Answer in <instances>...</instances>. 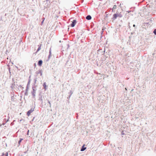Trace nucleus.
<instances>
[{"mask_svg": "<svg viewBox=\"0 0 156 156\" xmlns=\"http://www.w3.org/2000/svg\"><path fill=\"white\" fill-rule=\"evenodd\" d=\"M35 108V107L34 108L33 107L31 108V109L27 112V115L28 116H29L30 115V114L34 111V109Z\"/></svg>", "mask_w": 156, "mask_h": 156, "instance_id": "1", "label": "nucleus"}, {"mask_svg": "<svg viewBox=\"0 0 156 156\" xmlns=\"http://www.w3.org/2000/svg\"><path fill=\"white\" fill-rule=\"evenodd\" d=\"M36 89H33V91L31 92V94L33 96V98H35L36 92Z\"/></svg>", "mask_w": 156, "mask_h": 156, "instance_id": "2", "label": "nucleus"}, {"mask_svg": "<svg viewBox=\"0 0 156 156\" xmlns=\"http://www.w3.org/2000/svg\"><path fill=\"white\" fill-rule=\"evenodd\" d=\"M39 97L38 99V100L40 101L41 102V103H43V100L42 98V96L41 95V93L39 94Z\"/></svg>", "mask_w": 156, "mask_h": 156, "instance_id": "3", "label": "nucleus"}, {"mask_svg": "<svg viewBox=\"0 0 156 156\" xmlns=\"http://www.w3.org/2000/svg\"><path fill=\"white\" fill-rule=\"evenodd\" d=\"M76 23V20H74L72 22V23L70 24V26L72 27H74Z\"/></svg>", "mask_w": 156, "mask_h": 156, "instance_id": "4", "label": "nucleus"}, {"mask_svg": "<svg viewBox=\"0 0 156 156\" xmlns=\"http://www.w3.org/2000/svg\"><path fill=\"white\" fill-rule=\"evenodd\" d=\"M36 73L38 74H40V75L41 76L42 75V69H39L38 71H37L36 72Z\"/></svg>", "mask_w": 156, "mask_h": 156, "instance_id": "5", "label": "nucleus"}, {"mask_svg": "<svg viewBox=\"0 0 156 156\" xmlns=\"http://www.w3.org/2000/svg\"><path fill=\"white\" fill-rule=\"evenodd\" d=\"M43 63V61L42 60H40L38 62L37 65L39 66H41Z\"/></svg>", "mask_w": 156, "mask_h": 156, "instance_id": "6", "label": "nucleus"}, {"mask_svg": "<svg viewBox=\"0 0 156 156\" xmlns=\"http://www.w3.org/2000/svg\"><path fill=\"white\" fill-rule=\"evenodd\" d=\"M117 17H118L117 13H115L113 14V17L112 18V19L113 20H115L117 18Z\"/></svg>", "mask_w": 156, "mask_h": 156, "instance_id": "7", "label": "nucleus"}, {"mask_svg": "<svg viewBox=\"0 0 156 156\" xmlns=\"http://www.w3.org/2000/svg\"><path fill=\"white\" fill-rule=\"evenodd\" d=\"M51 48H50L49 51V55L48 56V60H49L50 57L51 56Z\"/></svg>", "mask_w": 156, "mask_h": 156, "instance_id": "8", "label": "nucleus"}, {"mask_svg": "<svg viewBox=\"0 0 156 156\" xmlns=\"http://www.w3.org/2000/svg\"><path fill=\"white\" fill-rule=\"evenodd\" d=\"M91 18L92 17L90 15H88L86 17V19L87 20H90Z\"/></svg>", "mask_w": 156, "mask_h": 156, "instance_id": "9", "label": "nucleus"}, {"mask_svg": "<svg viewBox=\"0 0 156 156\" xmlns=\"http://www.w3.org/2000/svg\"><path fill=\"white\" fill-rule=\"evenodd\" d=\"M85 144H83L82 147L80 149L81 151H84L86 149V147H84Z\"/></svg>", "mask_w": 156, "mask_h": 156, "instance_id": "10", "label": "nucleus"}, {"mask_svg": "<svg viewBox=\"0 0 156 156\" xmlns=\"http://www.w3.org/2000/svg\"><path fill=\"white\" fill-rule=\"evenodd\" d=\"M43 86L44 87V89L45 90H46L47 89V86L46 85V82H44L43 83Z\"/></svg>", "mask_w": 156, "mask_h": 156, "instance_id": "11", "label": "nucleus"}, {"mask_svg": "<svg viewBox=\"0 0 156 156\" xmlns=\"http://www.w3.org/2000/svg\"><path fill=\"white\" fill-rule=\"evenodd\" d=\"M37 78L36 77L34 78V83H33V85H35V84L36 83V82L37 81Z\"/></svg>", "mask_w": 156, "mask_h": 156, "instance_id": "12", "label": "nucleus"}, {"mask_svg": "<svg viewBox=\"0 0 156 156\" xmlns=\"http://www.w3.org/2000/svg\"><path fill=\"white\" fill-rule=\"evenodd\" d=\"M45 6H44L46 8H48L50 7V5L48 4V2L46 3L45 4Z\"/></svg>", "mask_w": 156, "mask_h": 156, "instance_id": "13", "label": "nucleus"}, {"mask_svg": "<svg viewBox=\"0 0 156 156\" xmlns=\"http://www.w3.org/2000/svg\"><path fill=\"white\" fill-rule=\"evenodd\" d=\"M41 44H40V45H38V48L37 49V51L36 52L38 51L39 50H41Z\"/></svg>", "mask_w": 156, "mask_h": 156, "instance_id": "14", "label": "nucleus"}, {"mask_svg": "<svg viewBox=\"0 0 156 156\" xmlns=\"http://www.w3.org/2000/svg\"><path fill=\"white\" fill-rule=\"evenodd\" d=\"M117 17H119V18H121L122 17V15L121 14V12H120L118 14L117 13Z\"/></svg>", "mask_w": 156, "mask_h": 156, "instance_id": "15", "label": "nucleus"}, {"mask_svg": "<svg viewBox=\"0 0 156 156\" xmlns=\"http://www.w3.org/2000/svg\"><path fill=\"white\" fill-rule=\"evenodd\" d=\"M23 140V138H20L19 140L18 141V144H19V146L20 145V143Z\"/></svg>", "mask_w": 156, "mask_h": 156, "instance_id": "16", "label": "nucleus"}, {"mask_svg": "<svg viewBox=\"0 0 156 156\" xmlns=\"http://www.w3.org/2000/svg\"><path fill=\"white\" fill-rule=\"evenodd\" d=\"M37 85H32V89H36V87H37Z\"/></svg>", "mask_w": 156, "mask_h": 156, "instance_id": "17", "label": "nucleus"}, {"mask_svg": "<svg viewBox=\"0 0 156 156\" xmlns=\"http://www.w3.org/2000/svg\"><path fill=\"white\" fill-rule=\"evenodd\" d=\"M9 116L8 117V119L6 121V122H5V123H3L2 125H5V123L9 121ZM4 120H6V119H4Z\"/></svg>", "mask_w": 156, "mask_h": 156, "instance_id": "18", "label": "nucleus"}, {"mask_svg": "<svg viewBox=\"0 0 156 156\" xmlns=\"http://www.w3.org/2000/svg\"><path fill=\"white\" fill-rule=\"evenodd\" d=\"M30 81H31V80H28V81L27 83V86L29 87V86L30 84Z\"/></svg>", "mask_w": 156, "mask_h": 156, "instance_id": "19", "label": "nucleus"}, {"mask_svg": "<svg viewBox=\"0 0 156 156\" xmlns=\"http://www.w3.org/2000/svg\"><path fill=\"white\" fill-rule=\"evenodd\" d=\"M73 93V91L72 90H70V91L68 93V94L69 95H70L71 96L72 95V94Z\"/></svg>", "mask_w": 156, "mask_h": 156, "instance_id": "20", "label": "nucleus"}, {"mask_svg": "<svg viewBox=\"0 0 156 156\" xmlns=\"http://www.w3.org/2000/svg\"><path fill=\"white\" fill-rule=\"evenodd\" d=\"M4 155H5V154L3 153L2 154V155H1V156H3ZM5 156H8V152H6V153L5 154Z\"/></svg>", "mask_w": 156, "mask_h": 156, "instance_id": "21", "label": "nucleus"}, {"mask_svg": "<svg viewBox=\"0 0 156 156\" xmlns=\"http://www.w3.org/2000/svg\"><path fill=\"white\" fill-rule=\"evenodd\" d=\"M116 7H117V6H116V5H114L113 6V9H112V11L113 12V10L114 9H115L116 8Z\"/></svg>", "mask_w": 156, "mask_h": 156, "instance_id": "22", "label": "nucleus"}, {"mask_svg": "<svg viewBox=\"0 0 156 156\" xmlns=\"http://www.w3.org/2000/svg\"><path fill=\"white\" fill-rule=\"evenodd\" d=\"M8 70H9V73H10V74H11V72H10V67L9 66V65H8Z\"/></svg>", "mask_w": 156, "mask_h": 156, "instance_id": "23", "label": "nucleus"}, {"mask_svg": "<svg viewBox=\"0 0 156 156\" xmlns=\"http://www.w3.org/2000/svg\"><path fill=\"white\" fill-rule=\"evenodd\" d=\"M28 89H29V87L26 86V90H25L26 92H28Z\"/></svg>", "mask_w": 156, "mask_h": 156, "instance_id": "24", "label": "nucleus"}, {"mask_svg": "<svg viewBox=\"0 0 156 156\" xmlns=\"http://www.w3.org/2000/svg\"><path fill=\"white\" fill-rule=\"evenodd\" d=\"M153 33L154 34V35H156V29L154 30Z\"/></svg>", "mask_w": 156, "mask_h": 156, "instance_id": "25", "label": "nucleus"}, {"mask_svg": "<svg viewBox=\"0 0 156 156\" xmlns=\"http://www.w3.org/2000/svg\"><path fill=\"white\" fill-rule=\"evenodd\" d=\"M24 94H25V95L28 96V92H25Z\"/></svg>", "mask_w": 156, "mask_h": 156, "instance_id": "26", "label": "nucleus"}, {"mask_svg": "<svg viewBox=\"0 0 156 156\" xmlns=\"http://www.w3.org/2000/svg\"><path fill=\"white\" fill-rule=\"evenodd\" d=\"M48 103L49 104V106H50V107H51V103L50 102V101H49L48 100Z\"/></svg>", "mask_w": 156, "mask_h": 156, "instance_id": "27", "label": "nucleus"}, {"mask_svg": "<svg viewBox=\"0 0 156 156\" xmlns=\"http://www.w3.org/2000/svg\"><path fill=\"white\" fill-rule=\"evenodd\" d=\"M27 148H28V147H27ZM28 151V148H27V151H26L24 152V153L25 154H26V153H27Z\"/></svg>", "mask_w": 156, "mask_h": 156, "instance_id": "28", "label": "nucleus"}, {"mask_svg": "<svg viewBox=\"0 0 156 156\" xmlns=\"http://www.w3.org/2000/svg\"><path fill=\"white\" fill-rule=\"evenodd\" d=\"M34 68H35L36 66V63H34Z\"/></svg>", "mask_w": 156, "mask_h": 156, "instance_id": "29", "label": "nucleus"}, {"mask_svg": "<svg viewBox=\"0 0 156 156\" xmlns=\"http://www.w3.org/2000/svg\"><path fill=\"white\" fill-rule=\"evenodd\" d=\"M71 96L70 95H69L68 96V97H67V98L68 99H69V98H70V97Z\"/></svg>", "mask_w": 156, "mask_h": 156, "instance_id": "30", "label": "nucleus"}, {"mask_svg": "<svg viewBox=\"0 0 156 156\" xmlns=\"http://www.w3.org/2000/svg\"><path fill=\"white\" fill-rule=\"evenodd\" d=\"M29 130H27V135H29Z\"/></svg>", "mask_w": 156, "mask_h": 156, "instance_id": "31", "label": "nucleus"}, {"mask_svg": "<svg viewBox=\"0 0 156 156\" xmlns=\"http://www.w3.org/2000/svg\"><path fill=\"white\" fill-rule=\"evenodd\" d=\"M31 75H30L29 76V79H28V80H31Z\"/></svg>", "mask_w": 156, "mask_h": 156, "instance_id": "32", "label": "nucleus"}, {"mask_svg": "<svg viewBox=\"0 0 156 156\" xmlns=\"http://www.w3.org/2000/svg\"><path fill=\"white\" fill-rule=\"evenodd\" d=\"M35 118V117H34L33 118V119H32V122H33V121H34V119Z\"/></svg>", "mask_w": 156, "mask_h": 156, "instance_id": "33", "label": "nucleus"}, {"mask_svg": "<svg viewBox=\"0 0 156 156\" xmlns=\"http://www.w3.org/2000/svg\"><path fill=\"white\" fill-rule=\"evenodd\" d=\"M67 45V46H68L67 49H68L69 48V47L70 46H69V44H68Z\"/></svg>", "mask_w": 156, "mask_h": 156, "instance_id": "34", "label": "nucleus"}, {"mask_svg": "<svg viewBox=\"0 0 156 156\" xmlns=\"http://www.w3.org/2000/svg\"><path fill=\"white\" fill-rule=\"evenodd\" d=\"M44 21V20H43L41 22V25H42V24H43Z\"/></svg>", "mask_w": 156, "mask_h": 156, "instance_id": "35", "label": "nucleus"}, {"mask_svg": "<svg viewBox=\"0 0 156 156\" xmlns=\"http://www.w3.org/2000/svg\"><path fill=\"white\" fill-rule=\"evenodd\" d=\"M22 42V39H21L19 43L20 44V43H21V42Z\"/></svg>", "mask_w": 156, "mask_h": 156, "instance_id": "36", "label": "nucleus"}, {"mask_svg": "<svg viewBox=\"0 0 156 156\" xmlns=\"http://www.w3.org/2000/svg\"><path fill=\"white\" fill-rule=\"evenodd\" d=\"M50 0H46V1L47 2H49V3H50V2H49Z\"/></svg>", "mask_w": 156, "mask_h": 156, "instance_id": "37", "label": "nucleus"}, {"mask_svg": "<svg viewBox=\"0 0 156 156\" xmlns=\"http://www.w3.org/2000/svg\"><path fill=\"white\" fill-rule=\"evenodd\" d=\"M122 135H124V133H123V132L122 131Z\"/></svg>", "mask_w": 156, "mask_h": 156, "instance_id": "38", "label": "nucleus"}, {"mask_svg": "<svg viewBox=\"0 0 156 156\" xmlns=\"http://www.w3.org/2000/svg\"><path fill=\"white\" fill-rule=\"evenodd\" d=\"M108 17V14H106V15L105 17Z\"/></svg>", "mask_w": 156, "mask_h": 156, "instance_id": "39", "label": "nucleus"}, {"mask_svg": "<svg viewBox=\"0 0 156 156\" xmlns=\"http://www.w3.org/2000/svg\"><path fill=\"white\" fill-rule=\"evenodd\" d=\"M23 120V119H21L20 120V122H21L22 120Z\"/></svg>", "mask_w": 156, "mask_h": 156, "instance_id": "40", "label": "nucleus"}, {"mask_svg": "<svg viewBox=\"0 0 156 156\" xmlns=\"http://www.w3.org/2000/svg\"><path fill=\"white\" fill-rule=\"evenodd\" d=\"M136 26L135 25V24H133V27H135Z\"/></svg>", "mask_w": 156, "mask_h": 156, "instance_id": "41", "label": "nucleus"}, {"mask_svg": "<svg viewBox=\"0 0 156 156\" xmlns=\"http://www.w3.org/2000/svg\"><path fill=\"white\" fill-rule=\"evenodd\" d=\"M32 122H33L32 120L30 122V123L32 124Z\"/></svg>", "mask_w": 156, "mask_h": 156, "instance_id": "42", "label": "nucleus"}, {"mask_svg": "<svg viewBox=\"0 0 156 156\" xmlns=\"http://www.w3.org/2000/svg\"><path fill=\"white\" fill-rule=\"evenodd\" d=\"M42 19H43V20H44L45 19V18H44H44H42Z\"/></svg>", "mask_w": 156, "mask_h": 156, "instance_id": "43", "label": "nucleus"}, {"mask_svg": "<svg viewBox=\"0 0 156 156\" xmlns=\"http://www.w3.org/2000/svg\"><path fill=\"white\" fill-rule=\"evenodd\" d=\"M15 85V83H14H14H13L12 84V85Z\"/></svg>", "mask_w": 156, "mask_h": 156, "instance_id": "44", "label": "nucleus"}, {"mask_svg": "<svg viewBox=\"0 0 156 156\" xmlns=\"http://www.w3.org/2000/svg\"><path fill=\"white\" fill-rule=\"evenodd\" d=\"M129 23H129V25H129V28L130 27V26H129Z\"/></svg>", "mask_w": 156, "mask_h": 156, "instance_id": "45", "label": "nucleus"}, {"mask_svg": "<svg viewBox=\"0 0 156 156\" xmlns=\"http://www.w3.org/2000/svg\"><path fill=\"white\" fill-rule=\"evenodd\" d=\"M69 28H68V31H69Z\"/></svg>", "mask_w": 156, "mask_h": 156, "instance_id": "46", "label": "nucleus"}, {"mask_svg": "<svg viewBox=\"0 0 156 156\" xmlns=\"http://www.w3.org/2000/svg\"><path fill=\"white\" fill-rule=\"evenodd\" d=\"M103 60V61H104V60Z\"/></svg>", "mask_w": 156, "mask_h": 156, "instance_id": "47", "label": "nucleus"}, {"mask_svg": "<svg viewBox=\"0 0 156 156\" xmlns=\"http://www.w3.org/2000/svg\"><path fill=\"white\" fill-rule=\"evenodd\" d=\"M22 89H23V87H22Z\"/></svg>", "mask_w": 156, "mask_h": 156, "instance_id": "48", "label": "nucleus"}, {"mask_svg": "<svg viewBox=\"0 0 156 156\" xmlns=\"http://www.w3.org/2000/svg\"><path fill=\"white\" fill-rule=\"evenodd\" d=\"M11 88H12V86H11Z\"/></svg>", "mask_w": 156, "mask_h": 156, "instance_id": "49", "label": "nucleus"}, {"mask_svg": "<svg viewBox=\"0 0 156 156\" xmlns=\"http://www.w3.org/2000/svg\"><path fill=\"white\" fill-rule=\"evenodd\" d=\"M16 68H18V67H17V66H16Z\"/></svg>", "mask_w": 156, "mask_h": 156, "instance_id": "50", "label": "nucleus"}, {"mask_svg": "<svg viewBox=\"0 0 156 156\" xmlns=\"http://www.w3.org/2000/svg\"><path fill=\"white\" fill-rule=\"evenodd\" d=\"M155 149H156V147H155Z\"/></svg>", "mask_w": 156, "mask_h": 156, "instance_id": "51", "label": "nucleus"}]
</instances>
